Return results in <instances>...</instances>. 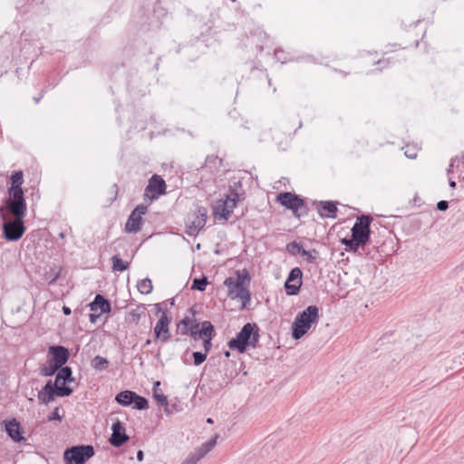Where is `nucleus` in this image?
Instances as JSON below:
<instances>
[{
	"instance_id": "f257e3e1",
	"label": "nucleus",
	"mask_w": 464,
	"mask_h": 464,
	"mask_svg": "<svg viewBox=\"0 0 464 464\" xmlns=\"http://www.w3.org/2000/svg\"><path fill=\"white\" fill-rule=\"evenodd\" d=\"M27 206L1 205L0 218L3 221V237L9 242L18 241L24 234V218Z\"/></svg>"
},
{
	"instance_id": "f03ea898",
	"label": "nucleus",
	"mask_w": 464,
	"mask_h": 464,
	"mask_svg": "<svg viewBox=\"0 0 464 464\" xmlns=\"http://www.w3.org/2000/svg\"><path fill=\"white\" fill-rule=\"evenodd\" d=\"M75 381L72 376V370L70 366H62L55 376V381L53 382L52 380L47 381L43 389L38 392V400L44 404H47L57 397H68L73 390L68 383Z\"/></svg>"
},
{
	"instance_id": "7ed1b4c3",
	"label": "nucleus",
	"mask_w": 464,
	"mask_h": 464,
	"mask_svg": "<svg viewBox=\"0 0 464 464\" xmlns=\"http://www.w3.org/2000/svg\"><path fill=\"white\" fill-rule=\"evenodd\" d=\"M372 220L370 215H362L357 218L351 229V237H344L341 240L346 251L357 253L360 248L364 249L371 240V223Z\"/></svg>"
},
{
	"instance_id": "20e7f679",
	"label": "nucleus",
	"mask_w": 464,
	"mask_h": 464,
	"mask_svg": "<svg viewBox=\"0 0 464 464\" xmlns=\"http://www.w3.org/2000/svg\"><path fill=\"white\" fill-rule=\"evenodd\" d=\"M259 331L256 324L246 323L236 336L228 341V348L239 353H246L250 347L256 348L260 338Z\"/></svg>"
},
{
	"instance_id": "39448f33",
	"label": "nucleus",
	"mask_w": 464,
	"mask_h": 464,
	"mask_svg": "<svg viewBox=\"0 0 464 464\" xmlns=\"http://www.w3.org/2000/svg\"><path fill=\"white\" fill-rule=\"evenodd\" d=\"M318 320L319 308L315 304L308 305L304 310L298 313L291 326L293 339L300 340L313 325L318 323Z\"/></svg>"
},
{
	"instance_id": "423d86ee",
	"label": "nucleus",
	"mask_w": 464,
	"mask_h": 464,
	"mask_svg": "<svg viewBox=\"0 0 464 464\" xmlns=\"http://www.w3.org/2000/svg\"><path fill=\"white\" fill-rule=\"evenodd\" d=\"M7 197H5L2 205L27 206L24 190L22 188L24 184V172L14 170L8 179Z\"/></svg>"
},
{
	"instance_id": "0eeeda50",
	"label": "nucleus",
	"mask_w": 464,
	"mask_h": 464,
	"mask_svg": "<svg viewBox=\"0 0 464 464\" xmlns=\"http://www.w3.org/2000/svg\"><path fill=\"white\" fill-rule=\"evenodd\" d=\"M276 202L285 208L291 210L293 215L300 218L302 216V211L304 214H307L308 208L304 198H301V196L289 192H280L276 195Z\"/></svg>"
},
{
	"instance_id": "6e6552de",
	"label": "nucleus",
	"mask_w": 464,
	"mask_h": 464,
	"mask_svg": "<svg viewBox=\"0 0 464 464\" xmlns=\"http://www.w3.org/2000/svg\"><path fill=\"white\" fill-rule=\"evenodd\" d=\"M95 454L92 445H75L67 448L63 451L65 464H85Z\"/></svg>"
},
{
	"instance_id": "1a4fd4ad",
	"label": "nucleus",
	"mask_w": 464,
	"mask_h": 464,
	"mask_svg": "<svg viewBox=\"0 0 464 464\" xmlns=\"http://www.w3.org/2000/svg\"><path fill=\"white\" fill-rule=\"evenodd\" d=\"M208 210L205 207L196 205L193 213L186 218V233L189 237H196L207 223Z\"/></svg>"
},
{
	"instance_id": "9d476101",
	"label": "nucleus",
	"mask_w": 464,
	"mask_h": 464,
	"mask_svg": "<svg viewBox=\"0 0 464 464\" xmlns=\"http://www.w3.org/2000/svg\"><path fill=\"white\" fill-rule=\"evenodd\" d=\"M236 278L229 276L225 279L224 285L227 287V295L233 296L239 289L249 288L251 276L247 269L236 270Z\"/></svg>"
},
{
	"instance_id": "9b49d317",
	"label": "nucleus",
	"mask_w": 464,
	"mask_h": 464,
	"mask_svg": "<svg viewBox=\"0 0 464 464\" xmlns=\"http://www.w3.org/2000/svg\"><path fill=\"white\" fill-rule=\"evenodd\" d=\"M1 426L7 434V436L15 443L25 444L26 439L24 436V430L16 418L10 420H4L1 422Z\"/></svg>"
},
{
	"instance_id": "f8f14e48",
	"label": "nucleus",
	"mask_w": 464,
	"mask_h": 464,
	"mask_svg": "<svg viewBox=\"0 0 464 464\" xmlns=\"http://www.w3.org/2000/svg\"><path fill=\"white\" fill-rule=\"evenodd\" d=\"M303 285V271L300 267H294L290 270L285 282V290L287 295L299 294Z\"/></svg>"
},
{
	"instance_id": "ddd939ff",
	"label": "nucleus",
	"mask_w": 464,
	"mask_h": 464,
	"mask_svg": "<svg viewBox=\"0 0 464 464\" xmlns=\"http://www.w3.org/2000/svg\"><path fill=\"white\" fill-rule=\"evenodd\" d=\"M147 210V206L140 204L131 211L125 224V231L127 233H137L140 230L143 220L142 216L146 214Z\"/></svg>"
},
{
	"instance_id": "4468645a",
	"label": "nucleus",
	"mask_w": 464,
	"mask_h": 464,
	"mask_svg": "<svg viewBox=\"0 0 464 464\" xmlns=\"http://www.w3.org/2000/svg\"><path fill=\"white\" fill-rule=\"evenodd\" d=\"M111 431L112 433L109 439V442L111 446L120 448L130 440V437L126 433L125 426L120 420L117 419L112 423Z\"/></svg>"
},
{
	"instance_id": "2eb2a0df",
	"label": "nucleus",
	"mask_w": 464,
	"mask_h": 464,
	"mask_svg": "<svg viewBox=\"0 0 464 464\" xmlns=\"http://www.w3.org/2000/svg\"><path fill=\"white\" fill-rule=\"evenodd\" d=\"M167 185L165 180L158 174H154L149 179V183L145 188V194H151L150 199H157L160 196L166 194Z\"/></svg>"
},
{
	"instance_id": "dca6fc26",
	"label": "nucleus",
	"mask_w": 464,
	"mask_h": 464,
	"mask_svg": "<svg viewBox=\"0 0 464 464\" xmlns=\"http://www.w3.org/2000/svg\"><path fill=\"white\" fill-rule=\"evenodd\" d=\"M47 358L62 367L68 362L70 351L63 345H51L48 348Z\"/></svg>"
},
{
	"instance_id": "f3484780",
	"label": "nucleus",
	"mask_w": 464,
	"mask_h": 464,
	"mask_svg": "<svg viewBox=\"0 0 464 464\" xmlns=\"http://www.w3.org/2000/svg\"><path fill=\"white\" fill-rule=\"evenodd\" d=\"M161 305H162V304H155L156 309H157V314H159L160 313L161 314L160 317L159 318V320L154 327V331H153L154 336L156 339L161 337L162 332H164V331H166V329H168V327L172 320V317L169 314L168 309H166V308L163 309L161 307Z\"/></svg>"
},
{
	"instance_id": "a211bd4d",
	"label": "nucleus",
	"mask_w": 464,
	"mask_h": 464,
	"mask_svg": "<svg viewBox=\"0 0 464 464\" xmlns=\"http://www.w3.org/2000/svg\"><path fill=\"white\" fill-rule=\"evenodd\" d=\"M88 306L92 312L100 310L101 314H109L111 311V301L101 294H97Z\"/></svg>"
},
{
	"instance_id": "6ab92c4d",
	"label": "nucleus",
	"mask_w": 464,
	"mask_h": 464,
	"mask_svg": "<svg viewBox=\"0 0 464 464\" xmlns=\"http://www.w3.org/2000/svg\"><path fill=\"white\" fill-rule=\"evenodd\" d=\"M160 382L157 381L153 384L152 388V397L157 401V403L160 406H164V411L167 414L173 413V411L169 410L168 397L164 395L163 392L160 388Z\"/></svg>"
},
{
	"instance_id": "aec40b11",
	"label": "nucleus",
	"mask_w": 464,
	"mask_h": 464,
	"mask_svg": "<svg viewBox=\"0 0 464 464\" xmlns=\"http://www.w3.org/2000/svg\"><path fill=\"white\" fill-rule=\"evenodd\" d=\"M317 210L322 218H336V213L338 211L336 203L331 200L320 201Z\"/></svg>"
},
{
	"instance_id": "412c9836",
	"label": "nucleus",
	"mask_w": 464,
	"mask_h": 464,
	"mask_svg": "<svg viewBox=\"0 0 464 464\" xmlns=\"http://www.w3.org/2000/svg\"><path fill=\"white\" fill-rule=\"evenodd\" d=\"M232 215V210L227 207L226 201L219 199L213 207V216L216 219L227 221Z\"/></svg>"
},
{
	"instance_id": "4be33fe9",
	"label": "nucleus",
	"mask_w": 464,
	"mask_h": 464,
	"mask_svg": "<svg viewBox=\"0 0 464 464\" xmlns=\"http://www.w3.org/2000/svg\"><path fill=\"white\" fill-rule=\"evenodd\" d=\"M135 393V392L130 390L121 391L116 394L114 400L118 404L123 407H128L133 403Z\"/></svg>"
},
{
	"instance_id": "5701e85b",
	"label": "nucleus",
	"mask_w": 464,
	"mask_h": 464,
	"mask_svg": "<svg viewBox=\"0 0 464 464\" xmlns=\"http://www.w3.org/2000/svg\"><path fill=\"white\" fill-rule=\"evenodd\" d=\"M232 299L238 298L241 300L242 305L241 309H244L246 307L247 304L251 302V293L249 291V288L245 289H239V291H237L234 293L233 296H229Z\"/></svg>"
},
{
	"instance_id": "b1692460",
	"label": "nucleus",
	"mask_w": 464,
	"mask_h": 464,
	"mask_svg": "<svg viewBox=\"0 0 464 464\" xmlns=\"http://www.w3.org/2000/svg\"><path fill=\"white\" fill-rule=\"evenodd\" d=\"M200 324L201 327L198 331L191 332L190 336L194 339V341L202 340L205 337L204 334H208L213 326L210 321H203L200 323Z\"/></svg>"
},
{
	"instance_id": "393cba45",
	"label": "nucleus",
	"mask_w": 464,
	"mask_h": 464,
	"mask_svg": "<svg viewBox=\"0 0 464 464\" xmlns=\"http://www.w3.org/2000/svg\"><path fill=\"white\" fill-rule=\"evenodd\" d=\"M60 368L61 366L47 358V365L40 369V374L42 376L51 377L57 373Z\"/></svg>"
},
{
	"instance_id": "a878e982",
	"label": "nucleus",
	"mask_w": 464,
	"mask_h": 464,
	"mask_svg": "<svg viewBox=\"0 0 464 464\" xmlns=\"http://www.w3.org/2000/svg\"><path fill=\"white\" fill-rule=\"evenodd\" d=\"M112 270L116 272H123L129 268V262L123 261L119 254L111 257Z\"/></svg>"
},
{
	"instance_id": "bb28decb",
	"label": "nucleus",
	"mask_w": 464,
	"mask_h": 464,
	"mask_svg": "<svg viewBox=\"0 0 464 464\" xmlns=\"http://www.w3.org/2000/svg\"><path fill=\"white\" fill-rule=\"evenodd\" d=\"M193 322L194 320L192 318L185 316L177 324V333L181 335H188V331L189 327H191Z\"/></svg>"
},
{
	"instance_id": "cd10ccee",
	"label": "nucleus",
	"mask_w": 464,
	"mask_h": 464,
	"mask_svg": "<svg viewBox=\"0 0 464 464\" xmlns=\"http://www.w3.org/2000/svg\"><path fill=\"white\" fill-rule=\"evenodd\" d=\"M204 335H205V337L202 339V341H203L202 345H203L204 353L208 354L209 351L212 348V340L216 335V330H215L214 325L211 327L209 332L206 334H204Z\"/></svg>"
},
{
	"instance_id": "c85d7f7f",
	"label": "nucleus",
	"mask_w": 464,
	"mask_h": 464,
	"mask_svg": "<svg viewBox=\"0 0 464 464\" xmlns=\"http://www.w3.org/2000/svg\"><path fill=\"white\" fill-rule=\"evenodd\" d=\"M130 406H132L134 410H147L149 408V401L136 392L133 398V403Z\"/></svg>"
},
{
	"instance_id": "c756f323",
	"label": "nucleus",
	"mask_w": 464,
	"mask_h": 464,
	"mask_svg": "<svg viewBox=\"0 0 464 464\" xmlns=\"http://www.w3.org/2000/svg\"><path fill=\"white\" fill-rule=\"evenodd\" d=\"M208 284V277L203 275L202 276L195 277L192 280L191 289L203 292L206 290Z\"/></svg>"
},
{
	"instance_id": "7c9ffc66",
	"label": "nucleus",
	"mask_w": 464,
	"mask_h": 464,
	"mask_svg": "<svg viewBox=\"0 0 464 464\" xmlns=\"http://www.w3.org/2000/svg\"><path fill=\"white\" fill-rule=\"evenodd\" d=\"M218 435L203 443L198 450L200 451L199 457H205L217 444Z\"/></svg>"
},
{
	"instance_id": "2f4dec72",
	"label": "nucleus",
	"mask_w": 464,
	"mask_h": 464,
	"mask_svg": "<svg viewBox=\"0 0 464 464\" xmlns=\"http://www.w3.org/2000/svg\"><path fill=\"white\" fill-rule=\"evenodd\" d=\"M137 288L140 294L149 295L152 292L153 289L152 282L150 278L140 280L137 284Z\"/></svg>"
},
{
	"instance_id": "473e14b6",
	"label": "nucleus",
	"mask_w": 464,
	"mask_h": 464,
	"mask_svg": "<svg viewBox=\"0 0 464 464\" xmlns=\"http://www.w3.org/2000/svg\"><path fill=\"white\" fill-rule=\"evenodd\" d=\"M109 364V361L104 358V357H102L100 355H97L95 356L92 360V366L96 370V371H103L107 368Z\"/></svg>"
},
{
	"instance_id": "72a5a7b5",
	"label": "nucleus",
	"mask_w": 464,
	"mask_h": 464,
	"mask_svg": "<svg viewBox=\"0 0 464 464\" xmlns=\"http://www.w3.org/2000/svg\"><path fill=\"white\" fill-rule=\"evenodd\" d=\"M302 249L304 248L296 241H292L286 245V251L292 256H302Z\"/></svg>"
},
{
	"instance_id": "f704fd0d",
	"label": "nucleus",
	"mask_w": 464,
	"mask_h": 464,
	"mask_svg": "<svg viewBox=\"0 0 464 464\" xmlns=\"http://www.w3.org/2000/svg\"><path fill=\"white\" fill-rule=\"evenodd\" d=\"M318 255H319V253L316 249H312V250L302 249V256H305V260L310 264H313L315 262V260L318 257Z\"/></svg>"
},
{
	"instance_id": "c9c22d12",
	"label": "nucleus",
	"mask_w": 464,
	"mask_h": 464,
	"mask_svg": "<svg viewBox=\"0 0 464 464\" xmlns=\"http://www.w3.org/2000/svg\"><path fill=\"white\" fill-rule=\"evenodd\" d=\"M145 307L143 304L139 305L136 309H133L130 312V315L131 316L132 322L138 324L141 315L144 314Z\"/></svg>"
},
{
	"instance_id": "e433bc0d",
	"label": "nucleus",
	"mask_w": 464,
	"mask_h": 464,
	"mask_svg": "<svg viewBox=\"0 0 464 464\" xmlns=\"http://www.w3.org/2000/svg\"><path fill=\"white\" fill-rule=\"evenodd\" d=\"M192 357L193 364L195 366H199L207 360L208 354L204 352L196 351L192 353Z\"/></svg>"
},
{
	"instance_id": "4c0bfd02",
	"label": "nucleus",
	"mask_w": 464,
	"mask_h": 464,
	"mask_svg": "<svg viewBox=\"0 0 464 464\" xmlns=\"http://www.w3.org/2000/svg\"><path fill=\"white\" fill-rule=\"evenodd\" d=\"M200 451L197 449L195 451L191 452L187 459L183 461L182 464H196L203 457H199Z\"/></svg>"
},
{
	"instance_id": "58836bf2",
	"label": "nucleus",
	"mask_w": 464,
	"mask_h": 464,
	"mask_svg": "<svg viewBox=\"0 0 464 464\" xmlns=\"http://www.w3.org/2000/svg\"><path fill=\"white\" fill-rule=\"evenodd\" d=\"M228 194L227 196H230V198L232 199H235L236 201H242L246 198V193L245 191H241V192H235L233 190H229L228 189Z\"/></svg>"
},
{
	"instance_id": "ea45409f",
	"label": "nucleus",
	"mask_w": 464,
	"mask_h": 464,
	"mask_svg": "<svg viewBox=\"0 0 464 464\" xmlns=\"http://www.w3.org/2000/svg\"><path fill=\"white\" fill-rule=\"evenodd\" d=\"M229 190H233L235 192H241L244 191L242 188V182L240 180H232L231 184L229 185Z\"/></svg>"
},
{
	"instance_id": "a19ab883",
	"label": "nucleus",
	"mask_w": 464,
	"mask_h": 464,
	"mask_svg": "<svg viewBox=\"0 0 464 464\" xmlns=\"http://www.w3.org/2000/svg\"><path fill=\"white\" fill-rule=\"evenodd\" d=\"M222 201H226L227 207L229 210L234 211V208L237 207V203L239 201H236L235 199H232L230 196H226L224 199H221Z\"/></svg>"
},
{
	"instance_id": "79ce46f5",
	"label": "nucleus",
	"mask_w": 464,
	"mask_h": 464,
	"mask_svg": "<svg viewBox=\"0 0 464 464\" xmlns=\"http://www.w3.org/2000/svg\"><path fill=\"white\" fill-rule=\"evenodd\" d=\"M48 420H62V416L59 414V408L56 407L48 416Z\"/></svg>"
},
{
	"instance_id": "37998d69",
	"label": "nucleus",
	"mask_w": 464,
	"mask_h": 464,
	"mask_svg": "<svg viewBox=\"0 0 464 464\" xmlns=\"http://www.w3.org/2000/svg\"><path fill=\"white\" fill-rule=\"evenodd\" d=\"M436 208L440 211H446L449 208V202L440 200L437 203Z\"/></svg>"
},
{
	"instance_id": "c03bdc74",
	"label": "nucleus",
	"mask_w": 464,
	"mask_h": 464,
	"mask_svg": "<svg viewBox=\"0 0 464 464\" xmlns=\"http://www.w3.org/2000/svg\"><path fill=\"white\" fill-rule=\"evenodd\" d=\"M170 337H171V335L169 333V328L168 327V329H166V331L162 332L161 337L160 339L162 343H166V342L169 341Z\"/></svg>"
},
{
	"instance_id": "a18cd8bd",
	"label": "nucleus",
	"mask_w": 464,
	"mask_h": 464,
	"mask_svg": "<svg viewBox=\"0 0 464 464\" xmlns=\"http://www.w3.org/2000/svg\"><path fill=\"white\" fill-rule=\"evenodd\" d=\"M200 327H201L200 323H198L194 320V322L191 324V327H189V329L188 331V335H190L191 332L198 331L200 329Z\"/></svg>"
},
{
	"instance_id": "49530a36",
	"label": "nucleus",
	"mask_w": 464,
	"mask_h": 464,
	"mask_svg": "<svg viewBox=\"0 0 464 464\" xmlns=\"http://www.w3.org/2000/svg\"><path fill=\"white\" fill-rule=\"evenodd\" d=\"M218 160V156L208 155L207 158H206V164L207 165L215 164Z\"/></svg>"
},
{
	"instance_id": "de8ad7c7",
	"label": "nucleus",
	"mask_w": 464,
	"mask_h": 464,
	"mask_svg": "<svg viewBox=\"0 0 464 464\" xmlns=\"http://www.w3.org/2000/svg\"><path fill=\"white\" fill-rule=\"evenodd\" d=\"M101 313L100 314H96L95 312L89 314V320L92 324H96V322L98 321V319L100 318L101 316Z\"/></svg>"
},
{
	"instance_id": "09e8293b",
	"label": "nucleus",
	"mask_w": 464,
	"mask_h": 464,
	"mask_svg": "<svg viewBox=\"0 0 464 464\" xmlns=\"http://www.w3.org/2000/svg\"><path fill=\"white\" fill-rule=\"evenodd\" d=\"M404 154L409 159H415L416 156H417L414 149H412V150H411V149L406 150Z\"/></svg>"
},
{
	"instance_id": "8fccbe9b",
	"label": "nucleus",
	"mask_w": 464,
	"mask_h": 464,
	"mask_svg": "<svg viewBox=\"0 0 464 464\" xmlns=\"http://www.w3.org/2000/svg\"><path fill=\"white\" fill-rule=\"evenodd\" d=\"M459 161V159L458 157H456L455 159H452L451 160V162L450 163L449 165V169H448V174H450L451 172V169L454 167V164L456 161Z\"/></svg>"
},
{
	"instance_id": "3c124183",
	"label": "nucleus",
	"mask_w": 464,
	"mask_h": 464,
	"mask_svg": "<svg viewBox=\"0 0 464 464\" xmlns=\"http://www.w3.org/2000/svg\"><path fill=\"white\" fill-rule=\"evenodd\" d=\"M62 310L64 315H70L72 314L71 308L66 305H63Z\"/></svg>"
},
{
	"instance_id": "603ef678",
	"label": "nucleus",
	"mask_w": 464,
	"mask_h": 464,
	"mask_svg": "<svg viewBox=\"0 0 464 464\" xmlns=\"http://www.w3.org/2000/svg\"><path fill=\"white\" fill-rule=\"evenodd\" d=\"M143 459H144V453H143V451H142L141 450H138V452H137V459H138L139 461H142V460H143Z\"/></svg>"
},
{
	"instance_id": "864d4df0",
	"label": "nucleus",
	"mask_w": 464,
	"mask_h": 464,
	"mask_svg": "<svg viewBox=\"0 0 464 464\" xmlns=\"http://www.w3.org/2000/svg\"><path fill=\"white\" fill-rule=\"evenodd\" d=\"M112 188H113L114 193H115L114 198H113V199H112V200H114V199L117 198V195H118V192H119V187H118V185H117V184H113Z\"/></svg>"
},
{
	"instance_id": "5fc2aeb1",
	"label": "nucleus",
	"mask_w": 464,
	"mask_h": 464,
	"mask_svg": "<svg viewBox=\"0 0 464 464\" xmlns=\"http://www.w3.org/2000/svg\"><path fill=\"white\" fill-rule=\"evenodd\" d=\"M44 91L43 90L41 94L38 97L34 98V101L35 102V103H38L41 101V99L44 97Z\"/></svg>"
},
{
	"instance_id": "6e6d98bb",
	"label": "nucleus",
	"mask_w": 464,
	"mask_h": 464,
	"mask_svg": "<svg viewBox=\"0 0 464 464\" xmlns=\"http://www.w3.org/2000/svg\"><path fill=\"white\" fill-rule=\"evenodd\" d=\"M449 185L452 188H455L457 186L456 182L454 180H452L451 179H450V180H449Z\"/></svg>"
},
{
	"instance_id": "4d7b16f0",
	"label": "nucleus",
	"mask_w": 464,
	"mask_h": 464,
	"mask_svg": "<svg viewBox=\"0 0 464 464\" xmlns=\"http://www.w3.org/2000/svg\"><path fill=\"white\" fill-rule=\"evenodd\" d=\"M169 410L173 411V412L178 411V408H177L176 404L171 405V407H169Z\"/></svg>"
},
{
	"instance_id": "13d9d810",
	"label": "nucleus",
	"mask_w": 464,
	"mask_h": 464,
	"mask_svg": "<svg viewBox=\"0 0 464 464\" xmlns=\"http://www.w3.org/2000/svg\"><path fill=\"white\" fill-rule=\"evenodd\" d=\"M224 355H225L227 358H229V356H230V352H229V351H226V352L224 353Z\"/></svg>"
},
{
	"instance_id": "bf43d9fd",
	"label": "nucleus",
	"mask_w": 464,
	"mask_h": 464,
	"mask_svg": "<svg viewBox=\"0 0 464 464\" xmlns=\"http://www.w3.org/2000/svg\"><path fill=\"white\" fill-rule=\"evenodd\" d=\"M58 276H59V273L54 276V278L50 282V284L55 282L56 279L58 278Z\"/></svg>"
},
{
	"instance_id": "052dcab7",
	"label": "nucleus",
	"mask_w": 464,
	"mask_h": 464,
	"mask_svg": "<svg viewBox=\"0 0 464 464\" xmlns=\"http://www.w3.org/2000/svg\"><path fill=\"white\" fill-rule=\"evenodd\" d=\"M169 304H170V305H174L175 301H174V299H173V298L169 299Z\"/></svg>"
},
{
	"instance_id": "680f3d73",
	"label": "nucleus",
	"mask_w": 464,
	"mask_h": 464,
	"mask_svg": "<svg viewBox=\"0 0 464 464\" xmlns=\"http://www.w3.org/2000/svg\"><path fill=\"white\" fill-rule=\"evenodd\" d=\"M150 343H151V341H150V339H148V340L146 341V343H145L144 346H147V345L150 344Z\"/></svg>"
},
{
	"instance_id": "e2e57ef3",
	"label": "nucleus",
	"mask_w": 464,
	"mask_h": 464,
	"mask_svg": "<svg viewBox=\"0 0 464 464\" xmlns=\"http://www.w3.org/2000/svg\"><path fill=\"white\" fill-rule=\"evenodd\" d=\"M207 422H208V423H213V420H212V419H211V418H208V419L207 420Z\"/></svg>"
},
{
	"instance_id": "0e129e2a",
	"label": "nucleus",
	"mask_w": 464,
	"mask_h": 464,
	"mask_svg": "<svg viewBox=\"0 0 464 464\" xmlns=\"http://www.w3.org/2000/svg\"><path fill=\"white\" fill-rule=\"evenodd\" d=\"M233 2H235L236 0H232Z\"/></svg>"
}]
</instances>
